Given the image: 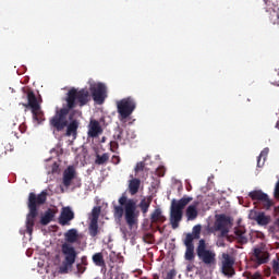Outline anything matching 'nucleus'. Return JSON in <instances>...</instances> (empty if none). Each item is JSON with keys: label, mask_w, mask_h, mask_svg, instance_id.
<instances>
[{"label": "nucleus", "mask_w": 279, "mask_h": 279, "mask_svg": "<svg viewBox=\"0 0 279 279\" xmlns=\"http://www.w3.org/2000/svg\"><path fill=\"white\" fill-rule=\"evenodd\" d=\"M111 162H112V165H119V162H121V157L113 155L111 157Z\"/></svg>", "instance_id": "43"}, {"label": "nucleus", "mask_w": 279, "mask_h": 279, "mask_svg": "<svg viewBox=\"0 0 279 279\" xmlns=\"http://www.w3.org/2000/svg\"><path fill=\"white\" fill-rule=\"evenodd\" d=\"M110 160V155L108 153H104L102 155H96V165H106Z\"/></svg>", "instance_id": "30"}, {"label": "nucleus", "mask_w": 279, "mask_h": 279, "mask_svg": "<svg viewBox=\"0 0 279 279\" xmlns=\"http://www.w3.org/2000/svg\"><path fill=\"white\" fill-rule=\"evenodd\" d=\"M131 138H134V136H131Z\"/></svg>", "instance_id": "49"}, {"label": "nucleus", "mask_w": 279, "mask_h": 279, "mask_svg": "<svg viewBox=\"0 0 279 279\" xmlns=\"http://www.w3.org/2000/svg\"><path fill=\"white\" fill-rule=\"evenodd\" d=\"M27 104H23L24 108H31L32 112H36L40 108V102H38V98H36V94L34 92L27 93Z\"/></svg>", "instance_id": "18"}, {"label": "nucleus", "mask_w": 279, "mask_h": 279, "mask_svg": "<svg viewBox=\"0 0 279 279\" xmlns=\"http://www.w3.org/2000/svg\"><path fill=\"white\" fill-rule=\"evenodd\" d=\"M113 138H114V141H119V143L122 142V145H125V141H130V137L123 138V129H121V126H118L116 129Z\"/></svg>", "instance_id": "26"}, {"label": "nucleus", "mask_w": 279, "mask_h": 279, "mask_svg": "<svg viewBox=\"0 0 279 279\" xmlns=\"http://www.w3.org/2000/svg\"><path fill=\"white\" fill-rule=\"evenodd\" d=\"M255 221L258 223V226H267L269 223V217L265 216V213L259 211L257 220Z\"/></svg>", "instance_id": "32"}, {"label": "nucleus", "mask_w": 279, "mask_h": 279, "mask_svg": "<svg viewBox=\"0 0 279 279\" xmlns=\"http://www.w3.org/2000/svg\"><path fill=\"white\" fill-rule=\"evenodd\" d=\"M47 190H44L40 194L31 192L28 194V210L26 216V232L32 234L34 232V226L36 225V217H38V206H43L47 202Z\"/></svg>", "instance_id": "2"}, {"label": "nucleus", "mask_w": 279, "mask_h": 279, "mask_svg": "<svg viewBox=\"0 0 279 279\" xmlns=\"http://www.w3.org/2000/svg\"><path fill=\"white\" fill-rule=\"evenodd\" d=\"M65 101L68 108L72 110L73 108H77V106L84 108L90 101V92L87 88L77 89L72 87L66 94Z\"/></svg>", "instance_id": "3"}, {"label": "nucleus", "mask_w": 279, "mask_h": 279, "mask_svg": "<svg viewBox=\"0 0 279 279\" xmlns=\"http://www.w3.org/2000/svg\"><path fill=\"white\" fill-rule=\"evenodd\" d=\"M136 110V101L132 97L123 98L117 101L118 119L121 123H128V119Z\"/></svg>", "instance_id": "6"}, {"label": "nucleus", "mask_w": 279, "mask_h": 279, "mask_svg": "<svg viewBox=\"0 0 279 279\" xmlns=\"http://www.w3.org/2000/svg\"><path fill=\"white\" fill-rule=\"evenodd\" d=\"M75 219V213L72 211L71 207H63L59 217L60 226H71V221Z\"/></svg>", "instance_id": "15"}, {"label": "nucleus", "mask_w": 279, "mask_h": 279, "mask_svg": "<svg viewBox=\"0 0 279 279\" xmlns=\"http://www.w3.org/2000/svg\"><path fill=\"white\" fill-rule=\"evenodd\" d=\"M104 134V129L97 120H90L88 124L87 136L89 138H97V136Z\"/></svg>", "instance_id": "16"}, {"label": "nucleus", "mask_w": 279, "mask_h": 279, "mask_svg": "<svg viewBox=\"0 0 279 279\" xmlns=\"http://www.w3.org/2000/svg\"><path fill=\"white\" fill-rule=\"evenodd\" d=\"M74 113L69 114V121L66 128L65 135L73 136V138H77V130L80 129V121L77 119H73Z\"/></svg>", "instance_id": "14"}, {"label": "nucleus", "mask_w": 279, "mask_h": 279, "mask_svg": "<svg viewBox=\"0 0 279 279\" xmlns=\"http://www.w3.org/2000/svg\"><path fill=\"white\" fill-rule=\"evenodd\" d=\"M135 175H138V173H141V171H145V161H140L136 163L135 168Z\"/></svg>", "instance_id": "35"}, {"label": "nucleus", "mask_w": 279, "mask_h": 279, "mask_svg": "<svg viewBox=\"0 0 279 279\" xmlns=\"http://www.w3.org/2000/svg\"><path fill=\"white\" fill-rule=\"evenodd\" d=\"M253 256L257 265H265L266 263H269V253L260 247L254 248Z\"/></svg>", "instance_id": "17"}, {"label": "nucleus", "mask_w": 279, "mask_h": 279, "mask_svg": "<svg viewBox=\"0 0 279 279\" xmlns=\"http://www.w3.org/2000/svg\"><path fill=\"white\" fill-rule=\"evenodd\" d=\"M259 214L260 211L251 210L248 214V219H251L252 221H256L258 219Z\"/></svg>", "instance_id": "37"}, {"label": "nucleus", "mask_w": 279, "mask_h": 279, "mask_svg": "<svg viewBox=\"0 0 279 279\" xmlns=\"http://www.w3.org/2000/svg\"><path fill=\"white\" fill-rule=\"evenodd\" d=\"M77 239H80V235L77 234V229H70L64 233V240L63 243H69L70 245H73V243H77Z\"/></svg>", "instance_id": "21"}, {"label": "nucleus", "mask_w": 279, "mask_h": 279, "mask_svg": "<svg viewBox=\"0 0 279 279\" xmlns=\"http://www.w3.org/2000/svg\"><path fill=\"white\" fill-rule=\"evenodd\" d=\"M117 149H119V142L117 141H112L110 142V151H117Z\"/></svg>", "instance_id": "39"}, {"label": "nucleus", "mask_w": 279, "mask_h": 279, "mask_svg": "<svg viewBox=\"0 0 279 279\" xmlns=\"http://www.w3.org/2000/svg\"><path fill=\"white\" fill-rule=\"evenodd\" d=\"M193 269H195V265H193V264H187V266H186V271L191 272V271H193Z\"/></svg>", "instance_id": "46"}, {"label": "nucleus", "mask_w": 279, "mask_h": 279, "mask_svg": "<svg viewBox=\"0 0 279 279\" xmlns=\"http://www.w3.org/2000/svg\"><path fill=\"white\" fill-rule=\"evenodd\" d=\"M194 236V239H199L202 234V225H196L192 229V233H190Z\"/></svg>", "instance_id": "34"}, {"label": "nucleus", "mask_w": 279, "mask_h": 279, "mask_svg": "<svg viewBox=\"0 0 279 279\" xmlns=\"http://www.w3.org/2000/svg\"><path fill=\"white\" fill-rule=\"evenodd\" d=\"M53 217H56V211L51 208L45 211L44 216L40 219L41 226H49L51 221H53Z\"/></svg>", "instance_id": "23"}, {"label": "nucleus", "mask_w": 279, "mask_h": 279, "mask_svg": "<svg viewBox=\"0 0 279 279\" xmlns=\"http://www.w3.org/2000/svg\"><path fill=\"white\" fill-rule=\"evenodd\" d=\"M19 130L21 131V133L23 134V132H25V130H23V126L19 125Z\"/></svg>", "instance_id": "47"}, {"label": "nucleus", "mask_w": 279, "mask_h": 279, "mask_svg": "<svg viewBox=\"0 0 279 279\" xmlns=\"http://www.w3.org/2000/svg\"><path fill=\"white\" fill-rule=\"evenodd\" d=\"M156 173L159 178H165V173H166L165 167L160 166L159 168H157Z\"/></svg>", "instance_id": "40"}, {"label": "nucleus", "mask_w": 279, "mask_h": 279, "mask_svg": "<svg viewBox=\"0 0 279 279\" xmlns=\"http://www.w3.org/2000/svg\"><path fill=\"white\" fill-rule=\"evenodd\" d=\"M33 113V119L35 121H37V123H43V121H45V112H43V109L36 110V111H32Z\"/></svg>", "instance_id": "29"}, {"label": "nucleus", "mask_w": 279, "mask_h": 279, "mask_svg": "<svg viewBox=\"0 0 279 279\" xmlns=\"http://www.w3.org/2000/svg\"><path fill=\"white\" fill-rule=\"evenodd\" d=\"M193 202V197L183 196L181 199H172L170 207V223L173 230L180 228V221H182L183 210Z\"/></svg>", "instance_id": "4"}, {"label": "nucleus", "mask_w": 279, "mask_h": 279, "mask_svg": "<svg viewBox=\"0 0 279 279\" xmlns=\"http://www.w3.org/2000/svg\"><path fill=\"white\" fill-rule=\"evenodd\" d=\"M175 276H178V272L175 271V269H171L170 271L167 272L165 279H173L175 278Z\"/></svg>", "instance_id": "38"}, {"label": "nucleus", "mask_w": 279, "mask_h": 279, "mask_svg": "<svg viewBox=\"0 0 279 279\" xmlns=\"http://www.w3.org/2000/svg\"><path fill=\"white\" fill-rule=\"evenodd\" d=\"M236 241H238V243H240V245H245V244H247V236L242 235L240 238H236Z\"/></svg>", "instance_id": "41"}, {"label": "nucleus", "mask_w": 279, "mask_h": 279, "mask_svg": "<svg viewBox=\"0 0 279 279\" xmlns=\"http://www.w3.org/2000/svg\"><path fill=\"white\" fill-rule=\"evenodd\" d=\"M267 154H269V150L265 149L263 150L259 156L257 157V167H264L265 160L267 159Z\"/></svg>", "instance_id": "33"}, {"label": "nucleus", "mask_w": 279, "mask_h": 279, "mask_svg": "<svg viewBox=\"0 0 279 279\" xmlns=\"http://www.w3.org/2000/svg\"><path fill=\"white\" fill-rule=\"evenodd\" d=\"M76 269H77L78 274H84V271H86V267L82 266V264H77Z\"/></svg>", "instance_id": "45"}, {"label": "nucleus", "mask_w": 279, "mask_h": 279, "mask_svg": "<svg viewBox=\"0 0 279 279\" xmlns=\"http://www.w3.org/2000/svg\"><path fill=\"white\" fill-rule=\"evenodd\" d=\"M92 258L93 263L97 267H104L106 265V260L104 259V253H95Z\"/></svg>", "instance_id": "27"}, {"label": "nucleus", "mask_w": 279, "mask_h": 279, "mask_svg": "<svg viewBox=\"0 0 279 279\" xmlns=\"http://www.w3.org/2000/svg\"><path fill=\"white\" fill-rule=\"evenodd\" d=\"M150 206H151V196H149L147 198L146 197L142 198L138 204V208L141 209L143 215H147V213H149Z\"/></svg>", "instance_id": "24"}, {"label": "nucleus", "mask_w": 279, "mask_h": 279, "mask_svg": "<svg viewBox=\"0 0 279 279\" xmlns=\"http://www.w3.org/2000/svg\"><path fill=\"white\" fill-rule=\"evenodd\" d=\"M99 213H101V209L98 207H94L92 210V219H95V221H99Z\"/></svg>", "instance_id": "36"}, {"label": "nucleus", "mask_w": 279, "mask_h": 279, "mask_svg": "<svg viewBox=\"0 0 279 279\" xmlns=\"http://www.w3.org/2000/svg\"><path fill=\"white\" fill-rule=\"evenodd\" d=\"M15 136H16V138H19V135H16V133H15Z\"/></svg>", "instance_id": "48"}, {"label": "nucleus", "mask_w": 279, "mask_h": 279, "mask_svg": "<svg viewBox=\"0 0 279 279\" xmlns=\"http://www.w3.org/2000/svg\"><path fill=\"white\" fill-rule=\"evenodd\" d=\"M89 93L92 94L93 100L98 106H101L108 97V95H106L107 89L104 83L92 84L89 86Z\"/></svg>", "instance_id": "9"}, {"label": "nucleus", "mask_w": 279, "mask_h": 279, "mask_svg": "<svg viewBox=\"0 0 279 279\" xmlns=\"http://www.w3.org/2000/svg\"><path fill=\"white\" fill-rule=\"evenodd\" d=\"M118 202L119 205L113 207V215L118 219H121L124 214L126 226L132 230L138 226V217H141V211L137 210L136 202L134 198H128L126 193H123Z\"/></svg>", "instance_id": "1"}, {"label": "nucleus", "mask_w": 279, "mask_h": 279, "mask_svg": "<svg viewBox=\"0 0 279 279\" xmlns=\"http://www.w3.org/2000/svg\"><path fill=\"white\" fill-rule=\"evenodd\" d=\"M151 223H165L167 221V217L162 215V209L157 208L153 211L150 216Z\"/></svg>", "instance_id": "22"}, {"label": "nucleus", "mask_w": 279, "mask_h": 279, "mask_svg": "<svg viewBox=\"0 0 279 279\" xmlns=\"http://www.w3.org/2000/svg\"><path fill=\"white\" fill-rule=\"evenodd\" d=\"M71 108L69 106L63 107L56 111L54 116L50 118L49 125L54 132H63L69 125V114H71Z\"/></svg>", "instance_id": "7"}, {"label": "nucleus", "mask_w": 279, "mask_h": 279, "mask_svg": "<svg viewBox=\"0 0 279 279\" xmlns=\"http://www.w3.org/2000/svg\"><path fill=\"white\" fill-rule=\"evenodd\" d=\"M272 269L274 272L277 274V276H279V262L274 260Z\"/></svg>", "instance_id": "44"}, {"label": "nucleus", "mask_w": 279, "mask_h": 279, "mask_svg": "<svg viewBox=\"0 0 279 279\" xmlns=\"http://www.w3.org/2000/svg\"><path fill=\"white\" fill-rule=\"evenodd\" d=\"M197 240V238H195V235L191 234V233H186L185 239H184V245L185 247H195V244H193V242Z\"/></svg>", "instance_id": "31"}, {"label": "nucleus", "mask_w": 279, "mask_h": 279, "mask_svg": "<svg viewBox=\"0 0 279 279\" xmlns=\"http://www.w3.org/2000/svg\"><path fill=\"white\" fill-rule=\"evenodd\" d=\"M222 274L230 278L234 276V257L228 253H222Z\"/></svg>", "instance_id": "11"}, {"label": "nucleus", "mask_w": 279, "mask_h": 279, "mask_svg": "<svg viewBox=\"0 0 279 279\" xmlns=\"http://www.w3.org/2000/svg\"><path fill=\"white\" fill-rule=\"evenodd\" d=\"M185 260H189L190 263H193L195 260V246H185Z\"/></svg>", "instance_id": "28"}, {"label": "nucleus", "mask_w": 279, "mask_h": 279, "mask_svg": "<svg viewBox=\"0 0 279 279\" xmlns=\"http://www.w3.org/2000/svg\"><path fill=\"white\" fill-rule=\"evenodd\" d=\"M61 254L63 256V262L59 267V274H69V269L75 265L77 259V251L70 243L61 244Z\"/></svg>", "instance_id": "5"}, {"label": "nucleus", "mask_w": 279, "mask_h": 279, "mask_svg": "<svg viewBox=\"0 0 279 279\" xmlns=\"http://www.w3.org/2000/svg\"><path fill=\"white\" fill-rule=\"evenodd\" d=\"M230 217L226 215L218 216L216 220V230L220 232V236H228L230 232L229 226L231 225Z\"/></svg>", "instance_id": "12"}, {"label": "nucleus", "mask_w": 279, "mask_h": 279, "mask_svg": "<svg viewBox=\"0 0 279 279\" xmlns=\"http://www.w3.org/2000/svg\"><path fill=\"white\" fill-rule=\"evenodd\" d=\"M197 206H199V202H194L192 205L187 206L185 210V217L187 221H195V219L199 217V211L197 210Z\"/></svg>", "instance_id": "19"}, {"label": "nucleus", "mask_w": 279, "mask_h": 279, "mask_svg": "<svg viewBox=\"0 0 279 279\" xmlns=\"http://www.w3.org/2000/svg\"><path fill=\"white\" fill-rule=\"evenodd\" d=\"M88 230H89V235L93 239H95V236H97V234H99V222L96 221L95 219H92Z\"/></svg>", "instance_id": "25"}, {"label": "nucleus", "mask_w": 279, "mask_h": 279, "mask_svg": "<svg viewBox=\"0 0 279 279\" xmlns=\"http://www.w3.org/2000/svg\"><path fill=\"white\" fill-rule=\"evenodd\" d=\"M196 254L198 257V260H202L204 265L207 267H213V265L217 264V253L213 250H208V246L206 245V240L201 239L198 241V245L196 247Z\"/></svg>", "instance_id": "8"}, {"label": "nucleus", "mask_w": 279, "mask_h": 279, "mask_svg": "<svg viewBox=\"0 0 279 279\" xmlns=\"http://www.w3.org/2000/svg\"><path fill=\"white\" fill-rule=\"evenodd\" d=\"M248 197H251L253 202H259L260 204H263V208H265V210H269V208L274 206V202L269 199V195L265 194L260 190L250 192Z\"/></svg>", "instance_id": "10"}, {"label": "nucleus", "mask_w": 279, "mask_h": 279, "mask_svg": "<svg viewBox=\"0 0 279 279\" xmlns=\"http://www.w3.org/2000/svg\"><path fill=\"white\" fill-rule=\"evenodd\" d=\"M234 234H235V239H239L245 235V231H243L242 229H235Z\"/></svg>", "instance_id": "42"}, {"label": "nucleus", "mask_w": 279, "mask_h": 279, "mask_svg": "<svg viewBox=\"0 0 279 279\" xmlns=\"http://www.w3.org/2000/svg\"><path fill=\"white\" fill-rule=\"evenodd\" d=\"M77 178V171L75 170V167L69 166L64 171H63V178H62V184L65 186V189H69L71 184H73V180Z\"/></svg>", "instance_id": "13"}, {"label": "nucleus", "mask_w": 279, "mask_h": 279, "mask_svg": "<svg viewBox=\"0 0 279 279\" xmlns=\"http://www.w3.org/2000/svg\"><path fill=\"white\" fill-rule=\"evenodd\" d=\"M131 180H129V187L128 191L130 195H136L138 191L141 190V179L134 178L131 175Z\"/></svg>", "instance_id": "20"}]
</instances>
